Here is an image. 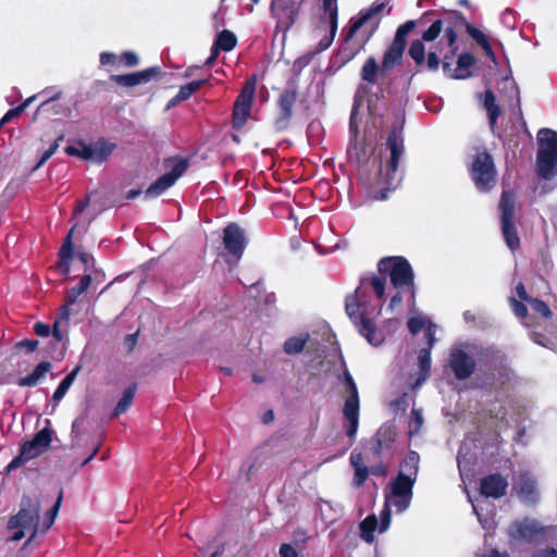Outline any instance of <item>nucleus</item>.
Returning <instances> with one entry per match:
<instances>
[{
    "mask_svg": "<svg viewBox=\"0 0 557 557\" xmlns=\"http://www.w3.org/2000/svg\"><path fill=\"white\" fill-rule=\"evenodd\" d=\"M434 14V11H426L423 13L420 20H409L399 25L396 29L392 44L386 48L383 54L381 69L373 57L368 58L361 69L362 81L369 84H374L376 82L379 72L384 75L385 73L392 71L394 67L400 65L407 47L408 34L417 27L418 23H421L425 20L429 21V17Z\"/></svg>",
    "mask_w": 557,
    "mask_h": 557,
    "instance_id": "f257e3e1",
    "label": "nucleus"
},
{
    "mask_svg": "<svg viewBox=\"0 0 557 557\" xmlns=\"http://www.w3.org/2000/svg\"><path fill=\"white\" fill-rule=\"evenodd\" d=\"M379 274H373L370 278H361V284L367 282L372 286L375 296L383 299L385 296L386 278L396 289H408L411 296H414V274L409 261L401 256L383 257L377 262Z\"/></svg>",
    "mask_w": 557,
    "mask_h": 557,
    "instance_id": "f03ea898",
    "label": "nucleus"
},
{
    "mask_svg": "<svg viewBox=\"0 0 557 557\" xmlns=\"http://www.w3.org/2000/svg\"><path fill=\"white\" fill-rule=\"evenodd\" d=\"M386 149L389 150V158L385 162V168L381 166L379 176L384 188L373 193L372 198L377 201H384L388 198L391 190H394L400 177L397 175L399 161L405 154V138H404V123L395 122L387 135L385 141Z\"/></svg>",
    "mask_w": 557,
    "mask_h": 557,
    "instance_id": "7ed1b4c3",
    "label": "nucleus"
},
{
    "mask_svg": "<svg viewBox=\"0 0 557 557\" xmlns=\"http://www.w3.org/2000/svg\"><path fill=\"white\" fill-rule=\"evenodd\" d=\"M40 503L37 498H32L28 495L22 497L20 510L9 519L7 524L9 530H16L9 539L11 542L21 541L25 536V530H32L25 545H28L37 536L40 531Z\"/></svg>",
    "mask_w": 557,
    "mask_h": 557,
    "instance_id": "20e7f679",
    "label": "nucleus"
},
{
    "mask_svg": "<svg viewBox=\"0 0 557 557\" xmlns=\"http://www.w3.org/2000/svg\"><path fill=\"white\" fill-rule=\"evenodd\" d=\"M536 173L544 180H550L557 168V132L542 128L537 133Z\"/></svg>",
    "mask_w": 557,
    "mask_h": 557,
    "instance_id": "39448f33",
    "label": "nucleus"
},
{
    "mask_svg": "<svg viewBox=\"0 0 557 557\" xmlns=\"http://www.w3.org/2000/svg\"><path fill=\"white\" fill-rule=\"evenodd\" d=\"M52 434L53 430L47 426L38 431L32 440L22 443L18 455L15 456L4 468L5 474H10L14 470L24 466L27 461L44 454L50 447Z\"/></svg>",
    "mask_w": 557,
    "mask_h": 557,
    "instance_id": "423d86ee",
    "label": "nucleus"
},
{
    "mask_svg": "<svg viewBox=\"0 0 557 557\" xmlns=\"http://www.w3.org/2000/svg\"><path fill=\"white\" fill-rule=\"evenodd\" d=\"M502 234L508 248L515 252L520 248V237L515 224L516 195L511 190H503L499 205Z\"/></svg>",
    "mask_w": 557,
    "mask_h": 557,
    "instance_id": "0eeeda50",
    "label": "nucleus"
},
{
    "mask_svg": "<svg viewBox=\"0 0 557 557\" xmlns=\"http://www.w3.org/2000/svg\"><path fill=\"white\" fill-rule=\"evenodd\" d=\"M475 188L481 193L490 191L496 183V168L492 154L487 150L475 153L469 168Z\"/></svg>",
    "mask_w": 557,
    "mask_h": 557,
    "instance_id": "6e6552de",
    "label": "nucleus"
},
{
    "mask_svg": "<svg viewBox=\"0 0 557 557\" xmlns=\"http://www.w3.org/2000/svg\"><path fill=\"white\" fill-rule=\"evenodd\" d=\"M298 100V85L295 79L288 81L276 98V115L273 120V127L282 133L289 128L294 116V107Z\"/></svg>",
    "mask_w": 557,
    "mask_h": 557,
    "instance_id": "1a4fd4ad",
    "label": "nucleus"
},
{
    "mask_svg": "<svg viewBox=\"0 0 557 557\" xmlns=\"http://www.w3.org/2000/svg\"><path fill=\"white\" fill-rule=\"evenodd\" d=\"M256 86V76L247 79L234 102L232 113V128L235 131L242 129L250 115Z\"/></svg>",
    "mask_w": 557,
    "mask_h": 557,
    "instance_id": "9d476101",
    "label": "nucleus"
},
{
    "mask_svg": "<svg viewBox=\"0 0 557 557\" xmlns=\"http://www.w3.org/2000/svg\"><path fill=\"white\" fill-rule=\"evenodd\" d=\"M416 480L405 476L404 472H398L391 481V493L386 494V502L392 503L398 511L406 510L413 496V486Z\"/></svg>",
    "mask_w": 557,
    "mask_h": 557,
    "instance_id": "9b49d317",
    "label": "nucleus"
},
{
    "mask_svg": "<svg viewBox=\"0 0 557 557\" xmlns=\"http://www.w3.org/2000/svg\"><path fill=\"white\" fill-rule=\"evenodd\" d=\"M347 397L343 407V416L347 421L346 435L355 438L359 426L360 398L356 382L345 385Z\"/></svg>",
    "mask_w": 557,
    "mask_h": 557,
    "instance_id": "f8f14e48",
    "label": "nucleus"
},
{
    "mask_svg": "<svg viewBox=\"0 0 557 557\" xmlns=\"http://www.w3.org/2000/svg\"><path fill=\"white\" fill-rule=\"evenodd\" d=\"M223 246L227 251L228 263L238 262L246 249L245 231L237 223H230L223 230Z\"/></svg>",
    "mask_w": 557,
    "mask_h": 557,
    "instance_id": "ddd939ff",
    "label": "nucleus"
},
{
    "mask_svg": "<svg viewBox=\"0 0 557 557\" xmlns=\"http://www.w3.org/2000/svg\"><path fill=\"white\" fill-rule=\"evenodd\" d=\"M188 168V161L185 159L178 160L170 172L161 175L154 183H152L145 191L148 198H154L162 195L180 178Z\"/></svg>",
    "mask_w": 557,
    "mask_h": 557,
    "instance_id": "4468645a",
    "label": "nucleus"
},
{
    "mask_svg": "<svg viewBox=\"0 0 557 557\" xmlns=\"http://www.w3.org/2000/svg\"><path fill=\"white\" fill-rule=\"evenodd\" d=\"M448 364L457 380L469 379L475 371V361L462 349H451L449 352Z\"/></svg>",
    "mask_w": 557,
    "mask_h": 557,
    "instance_id": "2eb2a0df",
    "label": "nucleus"
},
{
    "mask_svg": "<svg viewBox=\"0 0 557 557\" xmlns=\"http://www.w3.org/2000/svg\"><path fill=\"white\" fill-rule=\"evenodd\" d=\"M408 54L419 69L425 66L431 72H436L440 69L441 60L440 57L437 55V52L429 51L426 58L425 45L424 42H422V40H412L409 45Z\"/></svg>",
    "mask_w": 557,
    "mask_h": 557,
    "instance_id": "dca6fc26",
    "label": "nucleus"
},
{
    "mask_svg": "<svg viewBox=\"0 0 557 557\" xmlns=\"http://www.w3.org/2000/svg\"><path fill=\"white\" fill-rule=\"evenodd\" d=\"M304 0H272L271 10L278 21L289 28L298 18Z\"/></svg>",
    "mask_w": 557,
    "mask_h": 557,
    "instance_id": "f3484780",
    "label": "nucleus"
},
{
    "mask_svg": "<svg viewBox=\"0 0 557 557\" xmlns=\"http://www.w3.org/2000/svg\"><path fill=\"white\" fill-rule=\"evenodd\" d=\"M508 487L507 479L500 473H491L480 481V493L485 498L499 499L506 495Z\"/></svg>",
    "mask_w": 557,
    "mask_h": 557,
    "instance_id": "a211bd4d",
    "label": "nucleus"
},
{
    "mask_svg": "<svg viewBox=\"0 0 557 557\" xmlns=\"http://www.w3.org/2000/svg\"><path fill=\"white\" fill-rule=\"evenodd\" d=\"M428 347L421 348L418 354L419 375L413 384L414 387L422 385L430 376L431 372V349L435 343V334L432 326H429L424 334Z\"/></svg>",
    "mask_w": 557,
    "mask_h": 557,
    "instance_id": "6ab92c4d",
    "label": "nucleus"
},
{
    "mask_svg": "<svg viewBox=\"0 0 557 557\" xmlns=\"http://www.w3.org/2000/svg\"><path fill=\"white\" fill-rule=\"evenodd\" d=\"M396 438V426L394 424H383L373 436L372 454L380 457L385 450L393 451Z\"/></svg>",
    "mask_w": 557,
    "mask_h": 557,
    "instance_id": "aec40b11",
    "label": "nucleus"
},
{
    "mask_svg": "<svg viewBox=\"0 0 557 557\" xmlns=\"http://www.w3.org/2000/svg\"><path fill=\"white\" fill-rule=\"evenodd\" d=\"M543 531V528H541L535 520L525 518L511 523L509 535L517 541L524 540L527 542H533Z\"/></svg>",
    "mask_w": 557,
    "mask_h": 557,
    "instance_id": "412c9836",
    "label": "nucleus"
},
{
    "mask_svg": "<svg viewBox=\"0 0 557 557\" xmlns=\"http://www.w3.org/2000/svg\"><path fill=\"white\" fill-rule=\"evenodd\" d=\"M62 91H57L48 97L40 103L33 115V120H37L39 115H64L67 116L71 113V109L64 103L60 102Z\"/></svg>",
    "mask_w": 557,
    "mask_h": 557,
    "instance_id": "4be33fe9",
    "label": "nucleus"
},
{
    "mask_svg": "<svg viewBox=\"0 0 557 557\" xmlns=\"http://www.w3.org/2000/svg\"><path fill=\"white\" fill-rule=\"evenodd\" d=\"M385 9V3H373L370 8L366 10H361L359 12L358 18L350 22L348 32L345 37V42L350 41L357 32L368 23L372 17L380 14Z\"/></svg>",
    "mask_w": 557,
    "mask_h": 557,
    "instance_id": "5701e85b",
    "label": "nucleus"
},
{
    "mask_svg": "<svg viewBox=\"0 0 557 557\" xmlns=\"http://www.w3.org/2000/svg\"><path fill=\"white\" fill-rule=\"evenodd\" d=\"M370 154L364 136L361 137L360 135H357V137L349 138L347 146V156L349 160L358 163L359 165L364 164L368 162Z\"/></svg>",
    "mask_w": 557,
    "mask_h": 557,
    "instance_id": "b1692460",
    "label": "nucleus"
},
{
    "mask_svg": "<svg viewBox=\"0 0 557 557\" xmlns=\"http://www.w3.org/2000/svg\"><path fill=\"white\" fill-rule=\"evenodd\" d=\"M359 333L372 346H379L384 341L383 332L379 331L375 323H373V321L364 314L360 315Z\"/></svg>",
    "mask_w": 557,
    "mask_h": 557,
    "instance_id": "393cba45",
    "label": "nucleus"
},
{
    "mask_svg": "<svg viewBox=\"0 0 557 557\" xmlns=\"http://www.w3.org/2000/svg\"><path fill=\"white\" fill-rule=\"evenodd\" d=\"M475 58L469 52H462L459 54L457 65L451 69L448 76L453 79H467L471 76V69L475 64Z\"/></svg>",
    "mask_w": 557,
    "mask_h": 557,
    "instance_id": "a878e982",
    "label": "nucleus"
},
{
    "mask_svg": "<svg viewBox=\"0 0 557 557\" xmlns=\"http://www.w3.org/2000/svg\"><path fill=\"white\" fill-rule=\"evenodd\" d=\"M480 97H482L483 108L487 112L490 127L494 131L497 120L502 114V110L496 103L494 91L492 89H486L482 95H480Z\"/></svg>",
    "mask_w": 557,
    "mask_h": 557,
    "instance_id": "bb28decb",
    "label": "nucleus"
},
{
    "mask_svg": "<svg viewBox=\"0 0 557 557\" xmlns=\"http://www.w3.org/2000/svg\"><path fill=\"white\" fill-rule=\"evenodd\" d=\"M517 496L523 504H535L537 500L535 481L527 476H521L517 487Z\"/></svg>",
    "mask_w": 557,
    "mask_h": 557,
    "instance_id": "cd10ccee",
    "label": "nucleus"
},
{
    "mask_svg": "<svg viewBox=\"0 0 557 557\" xmlns=\"http://www.w3.org/2000/svg\"><path fill=\"white\" fill-rule=\"evenodd\" d=\"M350 465L352 466V468L355 470L352 484L359 488L364 485V483L369 476L370 470L363 463V456L361 453H351Z\"/></svg>",
    "mask_w": 557,
    "mask_h": 557,
    "instance_id": "c85d7f7f",
    "label": "nucleus"
},
{
    "mask_svg": "<svg viewBox=\"0 0 557 557\" xmlns=\"http://www.w3.org/2000/svg\"><path fill=\"white\" fill-rule=\"evenodd\" d=\"M51 369H52L51 362L41 361L36 366V368L34 369V371L30 374L20 377L17 380V385L22 386V387L36 386Z\"/></svg>",
    "mask_w": 557,
    "mask_h": 557,
    "instance_id": "c756f323",
    "label": "nucleus"
},
{
    "mask_svg": "<svg viewBox=\"0 0 557 557\" xmlns=\"http://www.w3.org/2000/svg\"><path fill=\"white\" fill-rule=\"evenodd\" d=\"M420 456L417 451L410 450L399 463V472H404L405 476L416 480L419 473Z\"/></svg>",
    "mask_w": 557,
    "mask_h": 557,
    "instance_id": "7c9ffc66",
    "label": "nucleus"
},
{
    "mask_svg": "<svg viewBox=\"0 0 557 557\" xmlns=\"http://www.w3.org/2000/svg\"><path fill=\"white\" fill-rule=\"evenodd\" d=\"M82 370V366L77 364L66 376L60 382L59 386L54 391L52 395V400L57 404L59 403L66 394V392L72 386L75 381L77 374Z\"/></svg>",
    "mask_w": 557,
    "mask_h": 557,
    "instance_id": "2f4dec72",
    "label": "nucleus"
},
{
    "mask_svg": "<svg viewBox=\"0 0 557 557\" xmlns=\"http://www.w3.org/2000/svg\"><path fill=\"white\" fill-rule=\"evenodd\" d=\"M116 145L110 143L103 138H100L94 146L92 150L95 151L94 160L101 164L112 154Z\"/></svg>",
    "mask_w": 557,
    "mask_h": 557,
    "instance_id": "473e14b6",
    "label": "nucleus"
},
{
    "mask_svg": "<svg viewBox=\"0 0 557 557\" xmlns=\"http://www.w3.org/2000/svg\"><path fill=\"white\" fill-rule=\"evenodd\" d=\"M136 389H137L136 383L129 385L128 387H126L124 389L121 399L119 400V403L116 404V406L113 410L114 417H119L120 414L127 411V409L133 404V400H134L135 394H136Z\"/></svg>",
    "mask_w": 557,
    "mask_h": 557,
    "instance_id": "72a5a7b5",
    "label": "nucleus"
},
{
    "mask_svg": "<svg viewBox=\"0 0 557 557\" xmlns=\"http://www.w3.org/2000/svg\"><path fill=\"white\" fill-rule=\"evenodd\" d=\"M74 233V227L70 230L69 234L66 235L62 247L60 249L59 256H60V267L64 268V272L69 273L70 267H69V260L73 257V240L72 236Z\"/></svg>",
    "mask_w": 557,
    "mask_h": 557,
    "instance_id": "f704fd0d",
    "label": "nucleus"
},
{
    "mask_svg": "<svg viewBox=\"0 0 557 557\" xmlns=\"http://www.w3.org/2000/svg\"><path fill=\"white\" fill-rule=\"evenodd\" d=\"M219 50L222 51H231L237 45V38L234 33L228 29H223L220 32L213 44Z\"/></svg>",
    "mask_w": 557,
    "mask_h": 557,
    "instance_id": "c9c22d12",
    "label": "nucleus"
},
{
    "mask_svg": "<svg viewBox=\"0 0 557 557\" xmlns=\"http://www.w3.org/2000/svg\"><path fill=\"white\" fill-rule=\"evenodd\" d=\"M91 281L90 274L83 275L79 283L66 292L65 300H67L69 304H75L78 297L88 289Z\"/></svg>",
    "mask_w": 557,
    "mask_h": 557,
    "instance_id": "e433bc0d",
    "label": "nucleus"
},
{
    "mask_svg": "<svg viewBox=\"0 0 557 557\" xmlns=\"http://www.w3.org/2000/svg\"><path fill=\"white\" fill-rule=\"evenodd\" d=\"M486 358L495 366L498 367V372L502 377L508 380L509 368L506 364V356L499 350H486Z\"/></svg>",
    "mask_w": 557,
    "mask_h": 557,
    "instance_id": "4c0bfd02",
    "label": "nucleus"
},
{
    "mask_svg": "<svg viewBox=\"0 0 557 557\" xmlns=\"http://www.w3.org/2000/svg\"><path fill=\"white\" fill-rule=\"evenodd\" d=\"M162 71L159 65L148 67L146 70L134 72L133 77L135 85L147 84L151 81H157L161 77Z\"/></svg>",
    "mask_w": 557,
    "mask_h": 557,
    "instance_id": "58836bf2",
    "label": "nucleus"
},
{
    "mask_svg": "<svg viewBox=\"0 0 557 557\" xmlns=\"http://www.w3.org/2000/svg\"><path fill=\"white\" fill-rule=\"evenodd\" d=\"M308 339L309 334L289 337L285 341L283 349L287 355L299 354L304 350Z\"/></svg>",
    "mask_w": 557,
    "mask_h": 557,
    "instance_id": "ea45409f",
    "label": "nucleus"
},
{
    "mask_svg": "<svg viewBox=\"0 0 557 557\" xmlns=\"http://www.w3.org/2000/svg\"><path fill=\"white\" fill-rule=\"evenodd\" d=\"M454 14L457 20H459L462 24H465L466 32L469 34V36H471L476 41V44L480 47H482L483 45L488 42L486 35L483 34V32H481L480 29L475 28L472 24L468 23L461 12L455 11Z\"/></svg>",
    "mask_w": 557,
    "mask_h": 557,
    "instance_id": "a19ab883",
    "label": "nucleus"
},
{
    "mask_svg": "<svg viewBox=\"0 0 557 557\" xmlns=\"http://www.w3.org/2000/svg\"><path fill=\"white\" fill-rule=\"evenodd\" d=\"M377 527V519L374 515L368 516L360 523V536L367 543H372L374 540V531Z\"/></svg>",
    "mask_w": 557,
    "mask_h": 557,
    "instance_id": "79ce46f5",
    "label": "nucleus"
},
{
    "mask_svg": "<svg viewBox=\"0 0 557 557\" xmlns=\"http://www.w3.org/2000/svg\"><path fill=\"white\" fill-rule=\"evenodd\" d=\"M503 84L504 87L502 91H507L509 94V97L515 99L512 110L517 109L521 113V98L517 83L512 78L506 76L503 78Z\"/></svg>",
    "mask_w": 557,
    "mask_h": 557,
    "instance_id": "37998d69",
    "label": "nucleus"
},
{
    "mask_svg": "<svg viewBox=\"0 0 557 557\" xmlns=\"http://www.w3.org/2000/svg\"><path fill=\"white\" fill-rule=\"evenodd\" d=\"M374 32H375V28H373L371 32H369L367 34V36L363 38V40L358 45H354L351 47H343L341 49V54L343 57L344 62H348V61L352 60L361 50H363L364 46L370 40V38L374 34Z\"/></svg>",
    "mask_w": 557,
    "mask_h": 557,
    "instance_id": "c03bdc74",
    "label": "nucleus"
},
{
    "mask_svg": "<svg viewBox=\"0 0 557 557\" xmlns=\"http://www.w3.org/2000/svg\"><path fill=\"white\" fill-rule=\"evenodd\" d=\"M62 499H63V492L60 491L59 496L55 500V504L52 506V508H50L47 511L39 532L46 533L52 527V524L54 523L55 517L59 512V509L61 507Z\"/></svg>",
    "mask_w": 557,
    "mask_h": 557,
    "instance_id": "a18cd8bd",
    "label": "nucleus"
},
{
    "mask_svg": "<svg viewBox=\"0 0 557 557\" xmlns=\"http://www.w3.org/2000/svg\"><path fill=\"white\" fill-rule=\"evenodd\" d=\"M323 10L329 13L332 37L337 32L338 8L337 0H323Z\"/></svg>",
    "mask_w": 557,
    "mask_h": 557,
    "instance_id": "49530a36",
    "label": "nucleus"
},
{
    "mask_svg": "<svg viewBox=\"0 0 557 557\" xmlns=\"http://www.w3.org/2000/svg\"><path fill=\"white\" fill-rule=\"evenodd\" d=\"M444 29V22L440 18L433 21L430 25V27L422 33L421 39L422 42H432L434 41L443 32Z\"/></svg>",
    "mask_w": 557,
    "mask_h": 557,
    "instance_id": "de8ad7c7",
    "label": "nucleus"
},
{
    "mask_svg": "<svg viewBox=\"0 0 557 557\" xmlns=\"http://www.w3.org/2000/svg\"><path fill=\"white\" fill-rule=\"evenodd\" d=\"M359 308H360V305H359V301L357 298V290H356L355 294L348 295L345 299V311H346L347 315L356 324H357L358 318L360 319V317L358 315Z\"/></svg>",
    "mask_w": 557,
    "mask_h": 557,
    "instance_id": "09e8293b",
    "label": "nucleus"
},
{
    "mask_svg": "<svg viewBox=\"0 0 557 557\" xmlns=\"http://www.w3.org/2000/svg\"><path fill=\"white\" fill-rule=\"evenodd\" d=\"M528 304L531 306V309L534 312L539 313L540 315H542L545 319H548L553 315V312H552L549 306L541 299L533 297L532 299L529 300Z\"/></svg>",
    "mask_w": 557,
    "mask_h": 557,
    "instance_id": "8fccbe9b",
    "label": "nucleus"
},
{
    "mask_svg": "<svg viewBox=\"0 0 557 557\" xmlns=\"http://www.w3.org/2000/svg\"><path fill=\"white\" fill-rule=\"evenodd\" d=\"M358 112H359V108L355 103L351 109L350 116H349V138L357 137V135H360L359 122L357 119Z\"/></svg>",
    "mask_w": 557,
    "mask_h": 557,
    "instance_id": "3c124183",
    "label": "nucleus"
},
{
    "mask_svg": "<svg viewBox=\"0 0 557 557\" xmlns=\"http://www.w3.org/2000/svg\"><path fill=\"white\" fill-rule=\"evenodd\" d=\"M64 139V135L61 134L57 137V139L50 145V147L44 152L40 160L38 161L36 169L46 163L58 150L59 143Z\"/></svg>",
    "mask_w": 557,
    "mask_h": 557,
    "instance_id": "603ef678",
    "label": "nucleus"
},
{
    "mask_svg": "<svg viewBox=\"0 0 557 557\" xmlns=\"http://www.w3.org/2000/svg\"><path fill=\"white\" fill-rule=\"evenodd\" d=\"M120 63L127 67H134L138 64L139 59L133 51H124L121 53L120 57H117Z\"/></svg>",
    "mask_w": 557,
    "mask_h": 557,
    "instance_id": "864d4df0",
    "label": "nucleus"
},
{
    "mask_svg": "<svg viewBox=\"0 0 557 557\" xmlns=\"http://www.w3.org/2000/svg\"><path fill=\"white\" fill-rule=\"evenodd\" d=\"M110 79L123 87H134L135 82L133 77V73L128 74H120V75H111Z\"/></svg>",
    "mask_w": 557,
    "mask_h": 557,
    "instance_id": "5fc2aeb1",
    "label": "nucleus"
},
{
    "mask_svg": "<svg viewBox=\"0 0 557 557\" xmlns=\"http://www.w3.org/2000/svg\"><path fill=\"white\" fill-rule=\"evenodd\" d=\"M39 342L36 339L25 338L15 344V348L18 350H25L27 354H30L37 349Z\"/></svg>",
    "mask_w": 557,
    "mask_h": 557,
    "instance_id": "6e6d98bb",
    "label": "nucleus"
},
{
    "mask_svg": "<svg viewBox=\"0 0 557 557\" xmlns=\"http://www.w3.org/2000/svg\"><path fill=\"white\" fill-rule=\"evenodd\" d=\"M510 305H511L512 311L515 312V314L517 317L524 319L528 315V308L523 304V301L518 300V299L511 297L510 298Z\"/></svg>",
    "mask_w": 557,
    "mask_h": 557,
    "instance_id": "4d7b16f0",
    "label": "nucleus"
},
{
    "mask_svg": "<svg viewBox=\"0 0 557 557\" xmlns=\"http://www.w3.org/2000/svg\"><path fill=\"white\" fill-rule=\"evenodd\" d=\"M451 49L445 53L444 58H443V62H442V69H443V72L448 76V74L450 73L451 71V62L456 55V52H457V47H450Z\"/></svg>",
    "mask_w": 557,
    "mask_h": 557,
    "instance_id": "13d9d810",
    "label": "nucleus"
},
{
    "mask_svg": "<svg viewBox=\"0 0 557 557\" xmlns=\"http://www.w3.org/2000/svg\"><path fill=\"white\" fill-rule=\"evenodd\" d=\"M408 330L411 334H418L424 327V320L420 317H413L408 320Z\"/></svg>",
    "mask_w": 557,
    "mask_h": 557,
    "instance_id": "bf43d9fd",
    "label": "nucleus"
},
{
    "mask_svg": "<svg viewBox=\"0 0 557 557\" xmlns=\"http://www.w3.org/2000/svg\"><path fill=\"white\" fill-rule=\"evenodd\" d=\"M78 146H81L78 158L83 160H94L95 151L92 150V146H88L82 140L78 141Z\"/></svg>",
    "mask_w": 557,
    "mask_h": 557,
    "instance_id": "052dcab7",
    "label": "nucleus"
},
{
    "mask_svg": "<svg viewBox=\"0 0 557 557\" xmlns=\"http://www.w3.org/2000/svg\"><path fill=\"white\" fill-rule=\"evenodd\" d=\"M278 555L280 557H299V554L296 550V548L288 543L281 544Z\"/></svg>",
    "mask_w": 557,
    "mask_h": 557,
    "instance_id": "680f3d73",
    "label": "nucleus"
},
{
    "mask_svg": "<svg viewBox=\"0 0 557 557\" xmlns=\"http://www.w3.org/2000/svg\"><path fill=\"white\" fill-rule=\"evenodd\" d=\"M24 111L22 110V108L20 106L15 107V108H12L10 109L3 116L2 119L0 120V128L9 123L12 119L21 115Z\"/></svg>",
    "mask_w": 557,
    "mask_h": 557,
    "instance_id": "e2e57ef3",
    "label": "nucleus"
},
{
    "mask_svg": "<svg viewBox=\"0 0 557 557\" xmlns=\"http://www.w3.org/2000/svg\"><path fill=\"white\" fill-rule=\"evenodd\" d=\"M73 304H69L67 300H65V304L60 307L59 311H58V314H57V318L55 319H59V323L61 324L62 322L64 323H67L69 322V319H70V314H71V309L70 307L72 306Z\"/></svg>",
    "mask_w": 557,
    "mask_h": 557,
    "instance_id": "0e129e2a",
    "label": "nucleus"
},
{
    "mask_svg": "<svg viewBox=\"0 0 557 557\" xmlns=\"http://www.w3.org/2000/svg\"><path fill=\"white\" fill-rule=\"evenodd\" d=\"M444 37L447 41L448 47H456L457 34L451 25L444 26Z\"/></svg>",
    "mask_w": 557,
    "mask_h": 557,
    "instance_id": "69168bd1",
    "label": "nucleus"
},
{
    "mask_svg": "<svg viewBox=\"0 0 557 557\" xmlns=\"http://www.w3.org/2000/svg\"><path fill=\"white\" fill-rule=\"evenodd\" d=\"M34 332L37 336L47 337L51 333V327L50 325L38 321L34 324Z\"/></svg>",
    "mask_w": 557,
    "mask_h": 557,
    "instance_id": "338daca9",
    "label": "nucleus"
},
{
    "mask_svg": "<svg viewBox=\"0 0 557 557\" xmlns=\"http://www.w3.org/2000/svg\"><path fill=\"white\" fill-rule=\"evenodd\" d=\"M532 557H557V549L554 547H545L536 549Z\"/></svg>",
    "mask_w": 557,
    "mask_h": 557,
    "instance_id": "774afa93",
    "label": "nucleus"
}]
</instances>
